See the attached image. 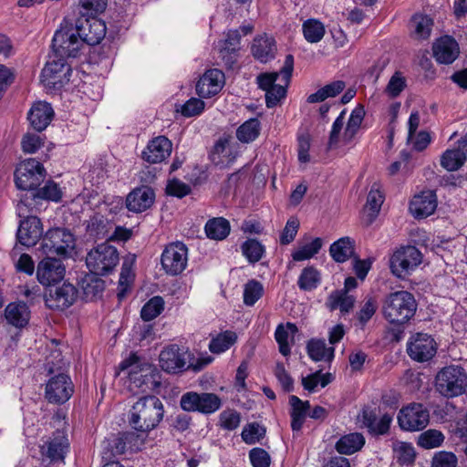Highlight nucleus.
Wrapping results in <instances>:
<instances>
[{"label":"nucleus","mask_w":467,"mask_h":467,"mask_svg":"<svg viewBox=\"0 0 467 467\" xmlns=\"http://www.w3.org/2000/svg\"><path fill=\"white\" fill-rule=\"evenodd\" d=\"M163 417L162 401L157 396L144 395L133 404L129 422L136 431L147 434L159 426Z\"/></svg>","instance_id":"f257e3e1"},{"label":"nucleus","mask_w":467,"mask_h":467,"mask_svg":"<svg viewBox=\"0 0 467 467\" xmlns=\"http://www.w3.org/2000/svg\"><path fill=\"white\" fill-rule=\"evenodd\" d=\"M417 303L413 295L405 290L389 294L382 303V313L391 324L403 325L414 317Z\"/></svg>","instance_id":"f03ea898"},{"label":"nucleus","mask_w":467,"mask_h":467,"mask_svg":"<svg viewBox=\"0 0 467 467\" xmlns=\"http://www.w3.org/2000/svg\"><path fill=\"white\" fill-rule=\"evenodd\" d=\"M140 358L137 355L131 354L128 358L119 364L121 370L132 368L129 372L130 380L134 388L141 392L152 391L161 385V374L158 368L149 363L139 364Z\"/></svg>","instance_id":"7ed1b4c3"},{"label":"nucleus","mask_w":467,"mask_h":467,"mask_svg":"<svg viewBox=\"0 0 467 467\" xmlns=\"http://www.w3.org/2000/svg\"><path fill=\"white\" fill-rule=\"evenodd\" d=\"M76 247L74 234L66 227H51L45 232L40 250L47 256L68 258Z\"/></svg>","instance_id":"20e7f679"},{"label":"nucleus","mask_w":467,"mask_h":467,"mask_svg":"<svg viewBox=\"0 0 467 467\" xmlns=\"http://www.w3.org/2000/svg\"><path fill=\"white\" fill-rule=\"evenodd\" d=\"M62 198V192L57 183L49 180L40 187L24 192L16 205V210L22 215H26L27 212H40L44 201L59 202Z\"/></svg>","instance_id":"39448f33"},{"label":"nucleus","mask_w":467,"mask_h":467,"mask_svg":"<svg viewBox=\"0 0 467 467\" xmlns=\"http://www.w3.org/2000/svg\"><path fill=\"white\" fill-rule=\"evenodd\" d=\"M466 388L467 374L461 367H445L435 377V389L445 398L458 397L465 392Z\"/></svg>","instance_id":"423d86ee"},{"label":"nucleus","mask_w":467,"mask_h":467,"mask_svg":"<svg viewBox=\"0 0 467 467\" xmlns=\"http://www.w3.org/2000/svg\"><path fill=\"white\" fill-rule=\"evenodd\" d=\"M119 262L118 249L109 243L92 248L86 256V265L92 274L107 275L112 273Z\"/></svg>","instance_id":"0eeeda50"},{"label":"nucleus","mask_w":467,"mask_h":467,"mask_svg":"<svg viewBox=\"0 0 467 467\" xmlns=\"http://www.w3.org/2000/svg\"><path fill=\"white\" fill-rule=\"evenodd\" d=\"M68 451L69 441L66 431L57 430L44 438L39 445L41 462L47 466L64 462Z\"/></svg>","instance_id":"6e6552de"},{"label":"nucleus","mask_w":467,"mask_h":467,"mask_svg":"<svg viewBox=\"0 0 467 467\" xmlns=\"http://www.w3.org/2000/svg\"><path fill=\"white\" fill-rule=\"evenodd\" d=\"M14 175L16 187L27 192L33 188L41 186L46 179L47 171L40 161L29 158L19 163Z\"/></svg>","instance_id":"1a4fd4ad"},{"label":"nucleus","mask_w":467,"mask_h":467,"mask_svg":"<svg viewBox=\"0 0 467 467\" xmlns=\"http://www.w3.org/2000/svg\"><path fill=\"white\" fill-rule=\"evenodd\" d=\"M52 50L58 57H77L83 47L77 31L72 25H61L52 39Z\"/></svg>","instance_id":"9d476101"},{"label":"nucleus","mask_w":467,"mask_h":467,"mask_svg":"<svg viewBox=\"0 0 467 467\" xmlns=\"http://www.w3.org/2000/svg\"><path fill=\"white\" fill-rule=\"evenodd\" d=\"M71 67L67 63L66 57L52 54L41 72L42 81L46 86L60 88L70 80Z\"/></svg>","instance_id":"9b49d317"},{"label":"nucleus","mask_w":467,"mask_h":467,"mask_svg":"<svg viewBox=\"0 0 467 467\" xmlns=\"http://www.w3.org/2000/svg\"><path fill=\"white\" fill-rule=\"evenodd\" d=\"M421 253L415 246H402L389 259L390 271L395 276L405 278L421 263Z\"/></svg>","instance_id":"f8f14e48"},{"label":"nucleus","mask_w":467,"mask_h":467,"mask_svg":"<svg viewBox=\"0 0 467 467\" xmlns=\"http://www.w3.org/2000/svg\"><path fill=\"white\" fill-rule=\"evenodd\" d=\"M360 428L367 429L372 436H383L389 433L392 422V415L380 414V410L376 407L364 406L358 415Z\"/></svg>","instance_id":"ddd939ff"},{"label":"nucleus","mask_w":467,"mask_h":467,"mask_svg":"<svg viewBox=\"0 0 467 467\" xmlns=\"http://www.w3.org/2000/svg\"><path fill=\"white\" fill-rule=\"evenodd\" d=\"M221 399L214 393H197L189 391L184 393L180 400V406L184 411H198L211 414L220 409Z\"/></svg>","instance_id":"4468645a"},{"label":"nucleus","mask_w":467,"mask_h":467,"mask_svg":"<svg viewBox=\"0 0 467 467\" xmlns=\"http://www.w3.org/2000/svg\"><path fill=\"white\" fill-rule=\"evenodd\" d=\"M78 294V289L69 283H63L61 285H53L45 290L46 306L52 310L63 311L76 302Z\"/></svg>","instance_id":"2eb2a0df"},{"label":"nucleus","mask_w":467,"mask_h":467,"mask_svg":"<svg viewBox=\"0 0 467 467\" xmlns=\"http://www.w3.org/2000/svg\"><path fill=\"white\" fill-rule=\"evenodd\" d=\"M187 262L188 248L182 242L168 244L161 257V266L170 275H180L186 268Z\"/></svg>","instance_id":"dca6fc26"},{"label":"nucleus","mask_w":467,"mask_h":467,"mask_svg":"<svg viewBox=\"0 0 467 467\" xmlns=\"http://www.w3.org/2000/svg\"><path fill=\"white\" fill-rule=\"evenodd\" d=\"M37 212H27L26 215H22L17 212L20 221L16 239L24 246L32 247L37 244L38 241L42 242L44 235L43 224L41 220L34 213Z\"/></svg>","instance_id":"f3484780"},{"label":"nucleus","mask_w":467,"mask_h":467,"mask_svg":"<svg viewBox=\"0 0 467 467\" xmlns=\"http://www.w3.org/2000/svg\"><path fill=\"white\" fill-rule=\"evenodd\" d=\"M429 421L430 412L420 403H411L402 408L398 415L399 426L407 431H421Z\"/></svg>","instance_id":"a211bd4d"},{"label":"nucleus","mask_w":467,"mask_h":467,"mask_svg":"<svg viewBox=\"0 0 467 467\" xmlns=\"http://www.w3.org/2000/svg\"><path fill=\"white\" fill-rule=\"evenodd\" d=\"M74 393L71 378L65 373L52 376L45 388V398L52 404H64Z\"/></svg>","instance_id":"6ab92c4d"},{"label":"nucleus","mask_w":467,"mask_h":467,"mask_svg":"<svg viewBox=\"0 0 467 467\" xmlns=\"http://www.w3.org/2000/svg\"><path fill=\"white\" fill-rule=\"evenodd\" d=\"M82 44L86 43L89 46H95L105 37L106 25L105 22L97 17L79 16L73 26Z\"/></svg>","instance_id":"aec40b11"},{"label":"nucleus","mask_w":467,"mask_h":467,"mask_svg":"<svg viewBox=\"0 0 467 467\" xmlns=\"http://www.w3.org/2000/svg\"><path fill=\"white\" fill-rule=\"evenodd\" d=\"M437 352V343L434 338L425 333L412 335L407 343L409 357L417 362L431 360Z\"/></svg>","instance_id":"412c9836"},{"label":"nucleus","mask_w":467,"mask_h":467,"mask_svg":"<svg viewBox=\"0 0 467 467\" xmlns=\"http://www.w3.org/2000/svg\"><path fill=\"white\" fill-rule=\"evenodd\" d=\"M65 272V265L61 260L54 256H47L38 263L36 276L42 285L49 287L62 281Z\"/></svg>","instance_id":"4be33fe9"},{"label":"nucleus","mask_w":467,"mask_h":467,"mask_svg":"<svg viewBox=\"0 0 467 467\" xmlns=\"http://www.w3.org/2000/svg\"><path fill=\"white\" fill-rule=\"evenodd\" d=\"M172 151V142L165 136H158L150 140L141 152V159L156 164L164 161Z\"/></svg>","instance_id":"5701e85b"},{"label":"nucleus","mask_w":467,"mask_h":467,"mask_svg":"<svg viewBox=\"0 0 467 467\" xmlns=\"http://www.w3.org/2000/svg\"><path fill=\"white\" fill-rule=\"evenodd\" d=\"M294 70V57L291 54L286 55L283 67L280 70L282 80L285 85L275 84L265 93V104L268 109L275 107L281 99L286 95V88L290 83Z\"/></svg>","instance_id":"b1692460"},{"label":"nucleus","mask_w":467,"mask_h":467,"mask_svg":"<svg viewBox=\"0 0 467 467\" xmlns=\"http://www.w3.org/2000/svg\"><path fill=\"white\" fill-rule=\"evenodd\" d=\"M224 74L217 68L208 69L196 83V92L202 98L218 94L224 84Z\"/></svg>","instance_id":"393cba45"},{"label":"nucleus","mask_w":467,"mask_h":467,"mask_svg":"<svg viewBox=\"0 0 467 467\" xmlns=\"http://www.w3.org/2000/svg\"><path fill=\"white\" fill-rule=\"evenodd\" d=\"M433 57L440 64L450 65L456 60L460 54L457 41L451 36L438 38L432 46Z\"/></svg>","instance_id":"a878e982"},{"label":"nucleus","mask_w":467,"mask_h":467,"mask_svg":"<svg viewBox=\"0 0 467 467\" xmlns=\"http://www.w3.org/2000/svg\"><path fill=\"white\" fill-rule=\"evenodd\" d=\"M155 192L150 186H140L133 189L126 197V207L133 213H142L154 202Z\"/></svg>","instance_id":"bb28decb"},{"label":"nucleus","mask_w":467,"mask_h":467,"mask_svg":"<svg viewBox=\"0 0 467 467\" xmlns=\"http://www.w3.org/2000/svg\"><path fill=\"white\" fill-rule=\"evenodd\" d=\"M160 365L168 373H179L186 369V358L179 346L171 345L161 350Z\"/></svg>","instance_id":"cd10ccee"},{"label":"nucleus","mask_w":467,"mask_h":467,"mask_svg":"<svg viewBox=\"0 0 467 467\" xmlns=\"http://www.w3.org/2000/svg\"><path fill=\"white\" fill-rule=\"evenodd\" d=\"M53 118V108L46 101H37L34 103L27 113V119L31 127L38 132L46 130Z\"/></svg>","instance_id":"c85d7f7f"},{"label":"nucleus","mask_w":467,"mask_h":467,"mask_svg":"<svg viewBox=\"0 0 467 467\" xmlns=\"http://www.w3.org/2000/svg\"><path fill=\"white\" fill-rule=\"evenodd\" d=\"M4 313L6 322L19 329L26 327L31 317V311L27 303L20 300L9 303Z\"/></svg>","instance_id":"c756f323"},{"label":"nucleus","mask_w":467,"mask_h":467,"mask_svg":"<svg viewBox=\"0 0 467 467\" xmlns=\"http://www.w3.org/2000/svg\"><path fill=\"white\" fill-rule=\"evenodd\" d=\"M437 208V197L434 192L428 191L415 195L410 203V211L415 218H426Z\"/></svg>","instance_id":"7c9ffc66"},{"label":"nucleus","mask_w":467,"mask_h":467,"mask_svg":"<svg viewBox=\"0 0 467 467\" xmlns=\"http://www.w3.org/2000/svg\"><path fill=\"white\" fill-rule=\"evenodd\" d=\"M241 36L239 29L229 30L225 39L219 41L221 57L228 67H232L235 62V55L240 49Z\"/></svg>","instance_id":"2f4dec72"},{"label":"nucleus","mask_w":467,"mask_h":467,"mask_svg":"<svg viewBox=\"0 0 467 467\" xmlns=\"http://www.w3.org/2000/svg\"><path fill=\"white\" fill-rule=\"evenodd\" d=\"M251 50L254 58L262 63H266L275 57V41L266 35L257 36L254 39Z\"/></svg>","instance_id":"473e14b6"},{"label":"nucleus","mask_w":467,"mask_h":467,"mask_svg":"<svg viewBox=\"0 0 467 467\" xmlns=\"http://www.w3.org/2000/svg\"><path fill=\"white\" fill-rule=\"evenodd\" d=\"M99 275L90 272L81 279L80 287L86 301H91L101 296L105 289V282Z\"/></svg>","instance_id":"72a5a7b5"},{"label":"nucleus","mask_w":467,"mask_h":467,"mask_svg":"<svg viewBox=\"0 0 467 467\" xmlns=\"http://www.w3.org/2000/svg\"><path fill=\"white\" fill-rule=\"evenodd\" d=\"M365 444V438L361 433L351 432L343 435L335 445L340 454L350 455L358 451Z\"/></svg>","instance_id":"f704fd0d"},{"label":"nucleus","mask_w":467,"mask_h":467,"mask_svg":"<svg viewBox=\"0 0 467 467\" xmlns=\"http://www.w3.org/2000/svg\"><path fill=\"white\" fill-rule=\"evenodd\" d=\"M355 297L348 294H346V290H335L333 291L327 301V306L334 311L339 309L341 314L345 315L350 312L354 307Z\"/></svg>","instance_id":"c9c22d12"},{"label":"nucleus","mask_w":467,"mask_h":467,"mask_svg":"<svg viewBox=\"0 0 467 467\" xmlns=\"http://www.w3.org/2000/svg\"><path fill=\"white\" fill-rule=\"evenodd\" d=\"M457 144L454 149L446 150L441 156V166L448 171H456L460 170L467 161V156L463 154Z\"/></svg>","instance_id":"e433bc0d"},{"label":"nucleus","mask_w":467,"mask_h":467,"mask_svg":"<svg viewBox=\"0 0 467 467\" xmlns=\"http://www.w3.org/2000/svg\"><path fill=\"white\" fill-rule=\"evenodd\" d=\"M306 350L309 358L314 361H328L334 358L335 348L327 347L323 339H310L306 345Z\"/></svg>","instance_id":"4c0bfd02"},{"label":"nucleus","mask_w":467,"mask_h":467,"mask_svg":"<svg viewBox=\"0 0 467 467\" xmlns=\"http://www.w3.org/2000/svg\"><path fill=\"white\" fill-rule=\"evenodd\" d=\"M331 257L337 263L348 261L354 253V242L351 238L346 236L334 242L329 248Z\"/></svg>","instance_id":"58836bf2"},{"label":"nucleus","mask_w":467,"mask_h":467,"mask_svg":"<svg viewBox=\"0 0 467 467\" xmlns=\"http://www.w3.org/2000/svg\"><path fill=\"white\" fill-rule=\"evenodd\" d=\"M230 230V223L223 217L209 219L204 226L207 237L213 240L225 239L229 235Z\"/></svg>","instance_id":"ea45409f"},{"label":"nucleus","mask_w":467,"mask_h":467,"mask_svg":"<svg viewBox=\"0 0 467 467\" xmlns=\"http://www.w3.org/2000/svg\"><path fill=\"white\" fill-rule=\"evenodd\" d=\"M261 124L257 118H251L236 130V138L242 143H250L260 135Z\"/></svg>","instance_id":"a19ab883"},{"label":"nucleus","mask_w":467,"mask_h":467,"mask_svg":"<svg viewBox=\"0 0 467 467\" xmlns=\"http://www.w3.org/2000/svg\"><path fill=\"white\" fill-rule=\"evenodd\" d=\"M242 254L249 264L259 262L265 254V247L257 239L249 238L241 244Z\"/></svg>","instance_id":"79ce46f5"},{"label":"nucleus","mask_w":467,"mask_h":467,"mask_svg":"<svg viewBox=\"0 0 467 467\" xmlns=\"http://www.w3.org/2000/svg\"><path fill=\"white\" fill-rule=\"evenodd\" d=\"M237 340L235 332L226 330L213 337L209 343V350L213 354H220L229 349Z\"/></svg>","instance_id":"37998d69"},{"label":"nucleus","mask_w":467,"mask_h":467,"mask_svg":"<svg viewBox=\"0 0 467 467\" xmlns=\"http://www.w3.org/2000/svg\"><path fill=\"white\" fill-rule=\"evenodd\" d=\"M321 282V275L314 266L305 267L297 280V285L302 291H312L316 289Z\"/></svg>","instance_id":"c03bdc74"},{"label":"nucleus","mask_w":467,"mask_h":467,"mask_svg":"<svg viewBox=\"0 0 467 467\" xmlns=\"http://www.w3.org/2000/svg\"><path fill=\"white\" fill-rule=\"evenodd\" d=\"M365 117V109L358 105L351 112L344 131V140L349 142L358 133Z\"/></svg>","instance_id":"a18cd8bd"},{"label":"nucleus","mask_w":467,"mask_h":467,"mask_svg":"<svg viewBox=\"0 0 467 467\" xmlns=\"http://www.w3.org/2000/svg\"><path fill=\"white\" fill-rule=\"evenodd\" d=\"M323 242L319 237L314 238L311 242L300 245L292 253V258L296 262L305 261L314 257L322 248Z\"/></svg>","instance_id":"49530a36"},{"label":"nucleus","mask_w":467,"mask_h":467,"mask_svg":"<svg viewBox=\"0 0 467 467\" xmlns=\"http://www.w3.org/2000/svg\"><path fill=\"white\" fill-rule=\"evenodd\" d=\"M445 437L441 431L430 429L420 434L417 444L423 449H434L440 447Z\"/></svg>","instance_id":"de8ad7c7"},{"label":"nucleus","mask_w":467,"mask_h":467,"mask_svg":"<svg viewBox=\"0 0 467 467\" xmlns=\"http://www.w3.org/2000/svg\"><path fill=\"white\" fill-rule=\"evenodd\" d=\"M303 34L307 42L317 43L325 35V27L318 20L308 19L303 24Z\"/></svg>","instance_id":"09e8293b"},{"label":"nucleus","mask_w":467,"mask_h":467,"mask_svg":"<svg viewBox=\"0 0 467 467\" xmlns=\"http://www.w3.org/2000/svg\"><path fill=\"white\" fill-rule=\"evenodd\" d=\"M264 295L263 285L254 279L249 280L244 287V304L254 306Z\"/></svg>","instance_id":"8fccbe9b"},{"label":"nucleus","mask_w":467,"mask_h":467,"mask_svg":"<svg viewBox=\"0 0 467 467\" xmlns=\"http://www.w3.org/2000/svg\"><path fill=\"white\" fill-rule=\"evenodd\" d=\"M163 309V298L159 296H153L142 306L140 310V317L144 321H150L161 315Z\"/></svg>","instance_id":"3c124183"},{"label":"nucleus","mask_w":467,"mask_h":467,"mask_svg":"<svg viewBox=\"0 0 467 467\" xmlns=\"http://www.w3.org/2000/svg\"><path fill=\"white\" fill-rule=\"evenodd\" d=\"M128 449L126 441L122 436V433H119L118 436L114 437L111 441L107 442L105 451L102 452L103 459L110 461V457H116L123 454Z\"/></svg>","instance_id":"603ef678"},{"label":"nucleus","mask_w":467,"mask_h":467,"mask_svg":"<svg viewBox=\"0 0 467 467\" xmlns=\"http://www.w3.org/2000/svg\"><path fill=\"white\" fill-rule=\"evenodd\" d=\"M265 428L257 422H252L244 427L241 436L246 444H254L265 435Z\"/></svg>","instance_id":"864d4df0"},{"label":"nucleus","mask_w":467,"mask_h":467,"mask_svg":"<svg viewBox=\"0 0 467 467\" xmlns=\"http://www.w3.org/2000/svg\"><path fill=\"white\" fill-rule=\"evenodd\" d=\"M79 5L83 9L80 16L97 17V15L105 11L107 0H80Z\"/></svg>","instance_id":"5fc2aeb1"},{"label":"nucleus","mask_w":467,"mask_h":467,"mask_svg":"<svg viewBox=\"0 0 467 467\" xmlns=\"http://www.w3.org/2000/svg\"><path fill=\"white\" fill-rule=\"evenodd\" d=\"M414 25V35L417 38H428L431 32L433 25L432 20L427 16H414L412 18Z\"/></svg>","instance_id":"6e6d98bb"},{"label":"nucleus","mask_w":467,"mask_h":467,"mask_svg":"<svg viewBox=\"0 0 467 467\" xmlns=\"http://www.w3.org/2000/svg\"><path fill=\"white\" fill-rule=\"evenodd\" d=\"M377 309L378 304L376 299L373 297L367 298L359 311L357 312V318L362 327L372 318Z\"/></svg>","instance_id":"4d7b16f0"},{"label":"nucleus","mask_w":467,"mask_h":467,"mask_svg":"<svg viewBox=\"0 0 467 467\" xmlns=\"http://www.w3.org/2000/svg\"><path fill=\"white\" fill-rule=\"evenodd\" d=\"M375 186L376 185L374 184L372 186L371 190L369 191V192L368 194V198H367V204H366L367 207L370 211V215L372 218H375L378 216V214L380 211L381 205L384 202V195Z\"/></svg>","instance_id":"13d9d810"},{"label":"nucleus","mask_w":467,"mask_h":467,"mask_svg":"<svg viewBox=\"0 0 467 467\" xmlns=\"http://www.w3.org/2000/svg\"><path fill=\"white\" fill-rule=\"evenodd\" d=\"M458 459L452 452L440 451L434 453L431 467H457Z\"/></svg>","instance_id":"bf43d9fd"},{"label":"nucleus","mask_w":467,"mask_h":467,"mask_svg":"<svg viewBox=\"0 0 467 467\" xmlns=\"http://www.w3.org/2000/svg\"><path fill=\"white\" fill-rule=\"evenodd\" d=\"M205 103L202 99L192 98L182 104L181 109H177V111L181 112L185 118H191L200 115L203 111Z\"/></svg>","instance_id":"052dcab7"},{"label":"nucleus","mask_w":467,"mask_h":467,"mask_svg":"<svg viewBox=\"0 0 467 467\" xmlns=\"http://www.w3.org/2000/svg\"><path fill=\"white\" fill-rule=\"evenodd\" d=\"M407 84L405 78L402 77L400 72L397 71L391 76L385 88V92L390 98L394 99L400 96V94L404 90Z\"/></svg>","instance_id":"680f3d73"},{"label":"nucleus","mask_w":467,"mask_h":467,"mask_svg":"<svg viewBox=\"0 0 467 467\" xmlns=\"http://www.w3.org/2000/svg\"><path fill=\"white\" fill-rule=\"evenodd\" d=\"M274 374L285 392H291L294 390V379L286 371L285 365L282 362H277L275 364Z\"/></svg>","instance_id":"e2e57ef3"},{"label":"nucleus","mask_w":467,"mask_h":467,"mask_svg":"<svg viewBox=\"0 0 467 467\" xmlns=\"http://www.w3.org/2000/svg\"><path fill=\"white\" fill-rule=\"evenodd\" d=\"M191 192L192 188L190 185L175 178L170 180L166 186L167 194L177 198H183L190 194Z\"/></svg>","instance_id":"0e129e2a"},{"label":"nucleus","mask_w":467,"mask_h":467,"mask_svg":"<svg viewBox=\"0 0 467 467\" xmlns=\"http://www.w3.org/2000/svg\"><path fill=\"white\" fill-rule=\"evenodd\" d=\"M249 459L253 467H269L271 458L268 452L262 448H253L249 451Z\"/></svg>","instance_id":"69168bd1"},{"label":"nucleus","mask_w":467,"mask_h":467,"mask_svg":"<svg viewBox=\"0 0 467 467\" xmlns=\"http://www.w3.org/2000/svg\"><path fill=\"white\" fill-rule=\"evenodd\" d=\"M240 420V413L234 410H224L220 414L221 426L224 430H235L239 426Z\"/></svg>","instance_id":"338daca9"},{"label":"nucleus","mask_w":467,"mask_h":467,"mask_svg":"<svg viewBox=\"0 0 467 467\" xmlns=\"http://www.w3.org/2000/svg\"><path fill=\"white\" fill-rule=\"evenodd\" d=\"M299 228V221L296 218H290L280 235V244H288L294 241Z\"/></svg>","instance_id":"774afa93"}]
</instances>
